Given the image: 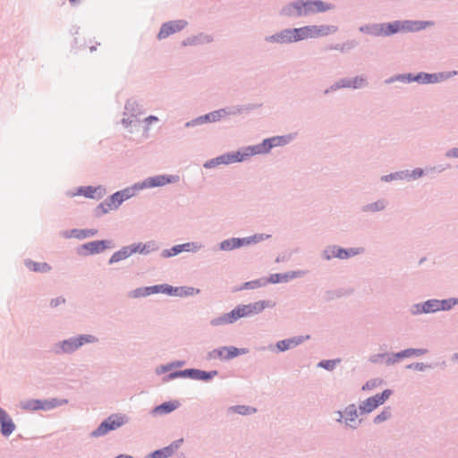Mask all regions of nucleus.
Masks as SVG:
<instances>
[{
  "label": "nucleus",
  "mask_w": 458,
  "mask_h": 458,
  "mask_svg": "<svg viewBox=\"0 0 458 458\" xmlns=\"http://www.w3.org/2000/svg\"><path fill=\"white\" fill-rule=\"evenodd\" d=\"M113 247L111 240H98L86 242L77 249V253L81 256H90L100 254L106 249Z\"/></svg>",
  "instance_id": "obj_9"
},
{
  "label": "nucleus",
  "mask_w": 458,
  "mask_h": 458,
  "mask_svg": "<svg viewBox=\"0 0 458 458\" xmlns=\"http://www.w3.org/2000/svg\"><path fill=\"white\" fill-rule=\"evenodd\" d=\"M276 301L272 300H261L248 304H239L235 306L238 318H250L261 313L266 309H272L276 306Z\"/></svg>",
  "instance_id": "obj_6"
},
{
  "label": "nucleus",
  "mask_w": 458,
  "mask_h": 458,
  "mask_svg": "<svg viewBox=\"0 0 458 458\" xmlns=\"http://www.w3.org/2000/svg\"><path fill=\"white\" fill-rule=\"evenodd\" d=\"M393 391L391 389H385L380 394H377L373 396L367 398L359 405L360 414H368L372 412L377 407L385 403V402L392 395Z\"/></svg>",
  "instance_id": "obj_8"
},
{
  "label": "nucleus",
  "mask_w": 458,
  "mask_h": 458,
  "mask_svg": "<svg viewBox=\"0 0 458 458\" xmlns=\"http://www.w3.org/2000/svg\"><path fill=\"white\" fill-rule=\"evenodd\" d=\"M262 104L258 103H249L245 105H238L239 107V113L241 114H249L252 111L261 107Z\"/></svg>",
  "instance_id": "obj_54"
},
{
  "label": "nucleus",
  "mask_w": 458,
  "mask_h": 458,
  "mask_svg": "<svg viewBox=\"0 0 458 458\" xmlns=\"http://www.w3.org/2000/svg\"><path fill=\"white\" fill-rule=\"evenodd\" d=\"M19 407L21 410L28 411H47L46 399H28L21 401L19 403Z\"/></svg>",
  "instance_id": "obj_24"
},
{
  "label": "nucleus",
  "mask_w": 458,
  "mask_h": 458,
  "mask_svg": "<svg viewBox=\"0 0 458 458\" xmlns=\"http://www.w3.org/2000/svg\"><path fill=\"white\" fill-rule=\"evenodd\" d=\"M240 155H242V162L257 155L253 145L243 147L239 149Z\"/></svg>",
  "instance_id": "obj_59"
},
{
  "label": "nucleus",
  "mask_w": 458,
  "mask_h": 458,
  "mask_svg": "<svg viewBox=\"0 0 458 458\" xmlns=\"http://www.w3.org/2000/svg\"><path fill=\"white\" fill-rule=\"evenodd\" d=\"M132 255L131 246H123L121 250L113 253L108 260V264L112 265L121 260L126 259Z\"/></svg>",
  "instance_id": "obj_34"
},
{
  "label": "nucleus",
  "mask_w": 458,
  "mask_h": 458,
  "mask_svg": "<svg viewBox=\"0 0 458 458\" xmlns=\"http://www.w3.org/2000/svg\"><path fill=\"white\" fill-rule=\"evenodd\" d=\"M227 164L242 162V155H240L239 150L225 153Z\"/></svg>",
  "instance_id": "obj_58"
},
{
  "label": "nucleus",
  "mask_w": 458,
  "mask_h": 458,
  "mask_svg": "<svg viewBox=\"0 0 458 458\" xmlns=\"http://www.w3.org/2000/svg\"><path fill=\"white\" fill-rule=\"evenodd\" d=\"M181 405L178 400L167 401L160 403L159 405L155 406L151 411V415H165L169 414Z\"/></svg>",
  "instance_id": "obj_23"
},
{
  "label": "nucleus",
  "mask_w": 458,
  "mask_h": 458,
  "mask_svg": "<svg viewBox=\"0 0 458 458\" xmlns=\"http://www.w3.org/2000/svg\"><path fill=\"white\" fill-rule=\"evenodd\" d=\"M99 339L90 334H81L61 340L52 346V352L55 355H71L85 344H97Z\"/></svg>",
  "instance_id": "obj_1"
},
{
  "label": "nucleus",
  "mask_w": 458,
  "mask_h": 458,
  "mask_svg": "<svg viewBox=\"0 0 458 458\" xmlns=\"http://www.w3.org/2000/svg\"><path fill=\"white\" fill-rule=\"evenodd\" d=\"M158 293L177 297L192 296L199 293V289L191 286H173L167 284H158Z\"/></svg>",
  "instance_id": "obj_13"
},
{
  "label": "nucleus",
  "mask_w": 458,
  "mask_h": 458,
  "mask_svg": "<svg viewBox=\"0 0 458 458\" xmlns=\"http://www.w3.org/2000/svg\"><path fill=\"white\" fill-rule=\"evenodd\" d=\"M110 210V204H108L106 200L99 203L96 208L94 209V216L96 217H100L106 214H107Z\"/></svg>",
  "instance_id": "obj_55"
},
{
  "label": "nucleus",
  "mask_w": 458,
  "mask_h": 458,
  "mask_svg": "<svg viewBox=\"0 0 458 458\" xmlns=\"http://www.w3.org/2000/svg\"><path fill=\"white\" fill-rule=\"evenodd\" d=\"M204 124L203 117L202 115L198 116L189 122H186L184 123L185 128H191V127H196Z\"/></svg>",
  "instance_id": "obj_64"
},
{
  "label": "nucleus",
  "mask_w": 458,
  "mask_h": 458,
  "mask_svg": "<svg viewBox=\"0 0 458 458\" xmlns=\"http://www.w3.org/2000/svg\"><path fill=\"white\" fill-rule=\"evenodd\" d=\"M106 194V189L103 185L98 186H80L75 192H67L69 197L84 196L87 199H101Z\"/></svg>",
  "instance_id": "obj_12"
},
{
  "label": "nucleus",
  "mask_w": 458,
  "mask_h": 458,
  "mask_svg": "<svg viewBox=\"0 0 458 458\" xmlns=\"http://www.w3.org/2000/svg\"><path fill=\"white\" fill-rule=\"evenodd\" d=\"M310 338V335L293 336L291 338L280 340V341L276 342V344H269L267 346V348L263 347L262 350L267 349L271 352H286L290 349H293V348L301 344L302 343L309 340Z\"/></svg>",
  "instance_id": "obj_10"
},
{
  "label": "nucleus",
  "mask_w": 458,
  "mask_h": 458,
  "mask_svg": "<svg viewBox=\"0 0 458 458\" xmlns=\"http://www.w3.org/2000/svg\"><path fill=\"white\" fill-rule=\"evenodd\" d=\"M239 318H238L235 308H233L230 312L225 313L221 316L212 318L210 320V325L212 327L230 325V324H233Z\"/></svg>",
  "instance_id": "obj_25"
},
{
  "label": "nucleus",
  "mask_w": 458,
  "mask_h": 458,
  "mask_svg": "<svg viewBox=\"0 0 458 458\" xmlns=\"http://www.w3.org/2000/svg\"><path fill=\"white\" fill-rule=\"evenodd\" d=\"M457 71L441 72L435 73L420 72L417 73V83L422 85L439 83L453 78L454 76L457 75Z\"/></svg>",
  "instance_id": "obj_11"
},
{
  "label": "nucleus",
  "mask_w": 458,
  "mask_h": 458,
  "mask_svg": "<svg viewBox=\"0 0 458 458\" xmlns=\"http://www.w3.org/2000/svg\"><path fill=\"white\" fill-rule=\"evenodd\" d=\"M105 200L110 204L111 209H117L123 203V200L121 199L118 191L111 194Z\"/></svg>",
  "instance_id": "obj_47"
},
{
  "label": "nucleus",
  "mask_w": 458,
  "mask_h": 458,
  "mask_svg": "<svg viewBox=\"0 0 458 458\" xmlns=\"http://www.w3.org/2000/svg\"><path fill=\"white\" fill-rule=\"evenodd\" d=\"M334 5L330 3L320 0L315 1H297L292 5L293 11L289 9L290 13L297 15H310L317 13H322L333 9Z\"/></svg>",
  "instance_id": "obj_5"
},
{
  "label": "nucleus",
  "mask_w": 458,
  "mask_h": 458,
  "mask_svg": "<svg viewBox=\"0 0 458 458\" xmlns=\"http://www.w3.org/2000/svg\"><path fill=\"white\" fill-rule=\"evenodd\" d=\"M330 30H281L272 36L266 37L265 40L272 43H292L306 38H317L329 34Z\"/></svg>",
  "instance_id": "obj_2"
},
{
  "label": "nucleus",
  "mask_w": 458,
  "mask_h": 458,
  "mask_svg": "<svg viewBox=\"0 0 458 458\" xmlns=\"http://www.w3.org/2000/svg\"><path fill=\"white\" fill-rule=\"evenodd\" d=\"M240 242L238 237H232L219 242L218 249L223 251L233 250L240 248Z\"/></svg>",
  "instance_id": "obj_37"
},
{
  "label": "nucleus",
  "mask_w": 458,
  "mask_h": 458,
  "mask_svg": "<svg viewBox=\"0 0 458 458\" xmlns=\"http://www.w3.org/2000/svg\"><path fill=\"white\" fill-rule=\"evenodd\" d=\"M217 375H218V371L216 369L207 371V370H202L199 369L191 368L189 378L193 379V380L208 382V381L212 380Z\"/></svg>",
  "instance_id": "obj_27"
},
{
  "label": "nucleus",
  "mask_w": 458,
  "mask_h": 458,
  "mask_svg": "<svg viewBox=\"0 0 458 458\" xmlns=\"http://www.w3.org/2000/svg\"><path fill=\"white\" fill-rule=\"evenodd\" d=\"M392 416V409L390 406H385L383 410L380 411L379 414H377L373 419L374 424H380L387 420H389Z\"/></svg>",
  "instance_id": "obj_44"
},
{
  "label": "nucleus",
  "mask_w": 458,
  "mask_h": 458,
  "mask_svg": "<svg viewBox=\"0 0 458 458\" xmlns=\"http://www.w3.org/2000/svg\"><path fill=\"white\" fill-rule=\"evenodd\" d=\"M132 254L140 253L142 255H148L151 252L159 250V245L156 241H148L145 243L138 242L130 245Z\"/></svg>",
  "instance_id": "obj_21"
},
{
  "label": "nucleus",
  "mask_w": 458,
  "mask_h": 458,
  "mask_svg": "<svg viewBox=\"0 0 458 458\" xmlns=\"http://www.w3.org/2000/svg\"><path fill=\"white\" fill-rule=\"evenodd\" d=\"M129 420V417L124 413H112L101 421L98 428L90 432L89 436L93 438L104 437L109 432L126 425Z\"/></svg>",
  "instance_id": "obj_3"
},
{
  "label": "nucleus",
  "mask_w": 458,
  "mask_h": 458,
  "mask_svg": "<svg viewBox=\"0 0 458 458\" xmlns=\"http://www.w3.org/2000/svg\"><path fill=\"white\" fill-rule=\"evenodd\" d=\"M363 32L374 37H389L401 30H362Z\"/></svg>",
  "instance_id": "obj_61"
},
{
  "label": "nucleus",
  "mask_w": 458,
  "mask_h": 458,
  "mask_svg": "<svg viewBox=\"0 0 458 458\" xmlns=\"http://www.w3.org/2000/svg\"><path fill=\"white\" fill-rule=\"evenodd\" d=\"M340 359L335 360H322L318 363V367L324 369L328 371H333L335 369V366L340 363Z\"/></svg>",
  "instance_id": "obj_51"
},
{
  "label": "nucleus",
  "mask_w": 458,
  "mask_h": 458,
  "mask_svg": "<svg viewBox=\"0 0 458 458\" xmlns=\"http://www.w3.org/2000/svg\"><path fill=\"white\" fill-rule=\"evenodd\" d=\"M426 26H430L428 22L422 21H394L393 23H388L387 28L389 30L392 29H423Z\"/></svg>",
  "instance_id": "obj_30"
},
{
  "label": "nucleus",
  "mask_w": 458,
  "mask_h": 458,
  "mask_svg": "<svg viewBox=\"0 0 458 458\" xmlns=\"http://www.w3.org/2000/svg\"><path fill=\"white\" fill-rule=\"evenodd\" d=\"M16 426L13 419L7 413L5 410L0 407V432L1 434L8 437L15 430Z\"/></svg>",
  "instance_id": "obj_17"
},
{
  "label": "nucleus",
  "mask_w": 458,
  "mask_h": 458,
  "mask_svg": "<svg viewBox=\"0 0 458 458\" xmlns=\"http://www.w3.org/2000/svg\"><path fill=\"white\" fill-rule=\"evenodd\" d=\"M304 274L303 271H289L286 273H276L270 275L268 277H266L267 284H279V283H287L293 279L300 277Z\"/></svg>",
  "instance_id": "obj_18"
},
{
  "label": "nucleus",
  "mask_w": 458,
  "mask_h": 458,
  "mask_svg": "<svg viewBox=\"0 0 458 458\" xmlns=\"http://www.w3.org/2000/svg\"><path fill=\"white\" fill-rule=\"evenodd\" d=\"M158 284L136 288L128 293V297L138 299L158 293Z\"/></svg>",
  "instance_id": "obj_29"
},
{
  "label": "nucleus",
  "mask_w": 458,
  "mask_h": 458,
  "mask_svg": "<svg viewBox=\"0 0 458 458\" xmlns=\"http://www.w3.org/2000/svg\"><path fill=\"white\" fill-rule=\"evenodd\" d=\"M182 441V438L175 440L172 442L169 445L162 448L167 458L172 456L175 453V451L180 447Z\"/></svg>",
  "instance_id": "obj_56"
},
{
  "label": "nucleus",
  "mask_w": 458,
  "mask_h": 458,
  "mask_svg": "<svg viewBox=\"0 0 458 458\" xmlns=\"http://www.w3.org/2000/svg\"><path fill=\"white\" fill-rule=\"evenodd\" d=\"M437 306L440 310L447 311L453 309L454 306L458 304V298H448V299H443V300H437Z\"/></svg>",
  "instance_id": "obj_40"
},
{
  "label": "nucleus",
  "mask_w": 458,
  "mask_h": 458,
  "mask_svg": "<svg viewBox=\"0 0 458 458\" xmlns=\"http://www.w3.org/2000/svg\"><path fill=\"white\" fill-rule=\"evenodd\" d=\"M182 250L186 252L196 253L200 250L204 245L199 242H188L181 244Z\"/></svg>",
  "instance_id": "obj_46"
},
{
  "label": "nucleus",
  "mask_w": 458,
  "mask_h": 458,
  "mask_svg": "<svg viewBox=\"0 0 458 458\" xmlns=\"http://www.w3.org/2000/svg\"><path fill=\"white\" fill-rule=\"evenodd\" d=\"M364 247L343 248L341 246L332 244L325 247L321 252L322 259L330 261L334 258L339 259H348L350 258L363 254Z\"/></svg>",
  "instance_id": "obj_4"
},
{
  "label": "nucleus",
  "mask_w": 458,
  "mask_h": 458,
  "mask_svg": "<svg viewBox=\"0 0 458 458\" xmlns=\"http://www.w3.org/2000/svg\"><path fill=\"white\" fill-rule=\"evenodd\" d=\"M24 265L30 270L37 273H48L52 268L47 262H36L30 259H24Z\"/></svg>",
  "instance_id": "obj_32"
},
{
  "label": "nucleus",
  "mask_w": 458,
  "mask_h": 458,
  "mask_svg": "<svg viewBox=\"0 0 458 458\" xmlns=\"http://www.w3.org/2000/svg\"><path fill=\"white\" fill-rule=\"evenodd\" d=\"M388 205V201L386 199H379L374 202L365 204L361 206L360 211L362 213H377L384 211Z\"/></svg>",
  "instance_id": "obj_28"
},
{
  "label": "nucleus",
  "mask_w": 458,
  "mask_h": 458,
  "mask_svg": "<svg viewBox=\"0 0 458 458\" xmlns=\"http://www.w3.org/2000/svg\"><path fill=\"white\" fill-rule=\"evenodd\" d=\"M267 285L266 277L251 280L243 283L242 285L236 288V291L242 290H254Z\"/></svg>",
  "instance_id": "obj_36"
},
{
  "label": "nucleus",
  "mask_w": 458,
  "mask_h": 458,
  "mask_svg": "<svg viewBox=\"0 0 458 458\" xmlns=\"http://www.w3.org/2000/svg\"><path fill=\"white\" fill-rule=\"evenodd\" d=\"M342 85H344V89H361L369 86L367 76L364 74L357 75L352 78H342Z\"/></svg>",
  "instance_id": "obj_19"
},
{
  "label": "nucleus",
  "mask_w": 458,
  "mask_h": 458,
  "mask_svg": "<svg viewBox=\"0 0 458 458\" xmlns=\"http://www.w3.org/2000/svg\"><path fill=\"white\" fill-rule=\"evenodd\" d=\"M344 412L345 414V425L352 429H356L361 422L360 420L357 422L358 410L356 405L354 403L347 405Z\"/></svg>",
  "instance_id": "obj_22"
},
{
  "label": "nucleus",
  "mask_w": 458,
  "mask_h": 458,
  "mask_svg": "<svg viewBox=\"0 0 458 458\" xmlns=\"http://www.w3.org/2000/svg\"><path fill=\"white\" fill-rule=\"evenodd\" d=\"M68 403L67 399H60V398H50L46 399L47 410L50 411L56 407L63 406Z\"/></svg>",
  "instance_id": "obj_53"
},
{
  "label": "nucleus",
  "mask_w": 458,
  "mask_h": 458,
  "mask_svg": "<svg viewBox=\"0 0 458 458\" xmlns=\"http://www.w3.org/2000/svg\"><path fill=\"white\" fill-rule=\"evenodd\" d=\"M257 155H265L271 151V142L269 139H264L260 143L253 145Z\"/></svg>",
  "instance_id": "obj_43"
},
{
  "label": "nucleus",
  "mask_w": 458,
  "mask_h": 458,
  "mask_svg": "<svg viewBox=\"0 0 458 458\" xmlns=\"http://www.w3.org/2000/svg\"><path fill=\"white\" fill-rule=\"evenodd\" d=\"M360 42L356 39L347 40L343 44H336L335 46H331L330 49L340 50L341 52H348L351 49L356 47Z\"/></svg>",
  "instance_id": "obj_41"
},
{
  "label": "nucleus",
  "mask_w": 458,
  "mask_h": 458,
  "mask_svg": "<svg viewBox=\"0 0 458 458\" xmlns=\"http://www.w3.org/2000/svg\"><path fill=\"white\" fill-rule=\"evenodd\" d=\"M448 168H450L449 164H438V165H428L425 167L426 175L434 174H441Z\"/></svg>",
  "instance_id": "obj_49"
},
{
  "label": "nucleus",
  "mask_w": 458,
  "mask_h": 458,
  "mask_svg": "<svg viewBox=\"0 0 458 458\" xmlns=\"http://www.w3.org/2000/svg\"><path fill=\"white\" fill-rule=\"evenodd\" d=\"M214 38L212 35L206 32H199L197 35H193L185 38L182 42V46H199L209 43L213 41Z\"/></svg>",
  "instance_id": "obj_26"
},
{
  "label": "nucleus",
  "mask_w": 458,
  "mask_h": 458,
  "mask_svg": "<svg viewBox=\"0 0 458 458\" xmlns=\"http://www.w3.org/2000/svg\"><path fill=\"white\" fill-rule=\"evenodd\" d=\"M433 368H435L434 364H432V363L426 364V363H422V362H414V363L408 364L406 366L407 369H412V370H417V371H425L428 369H433Z\"/></svg>",
  "instance_id": "obj_57"
},
{
  "label": "nucleus",
  "mask_w": 458,
  "mask_h": 458,
  "mask_svg": "<svg viewBox=\"0 0 458 458\" xmlns=\"http://www.w3.org/2000/svg\"><path fill=\"white\" fill-rule=\"evenodd\" d=\"M187 26V23L183 21H170L167 23H165L162 27V29H183Z\"/></svg>",
  "instance_id": "obj_62"
},
{
  "label": "nucleus",
  "mask_w": 458,
  "mask_h": 458,
  "mask_svg": "<svg viewBox=\"0 0 458 458\" xmlns=\"http://www.w3.org/2000/svg\"><path fill=\"white\" fill-rule=\"evenodd\" d=\"M142 106L140 105L137 99L130 98L127 100L124 106V114L137 117L141 114Z\"/></svg>",
  "instance_id": "obj_33"
},
{
  "label": "nucleus",
  "mask_w": 458,
  "mask_h": 458,
  "mask_svg": "<svg viewBox=\"0 0 458 458\" xmlns=\"http://www.w3.org/2000/svg\"><path fill=\"white\" fill-rule=\"evenodd\" d=\"M249 352L247 348H238L235 346H222L216 348L207 353L206 359L208 360H230L240 355H243Z\"/></svg>",
  "instance_id": "obj_7"
},
{
  "label": "nucleus",
  "mask_w": 458,
  "mask_h": 458,
  "mask_svg": "<svg viewBox=\"0 0 458 458\" xmlns=\"http://www.w3.org/2000/svg\"><path fill=\"white\" fill-rule=\"evenodd\" d=\"M179 181L180 176L177 174H158L144 179L143 181H141V183L143 184V188L145 190L156 187H162L166 184L178 182Z\"/></svg>",
  "instance_id": "obj_14"
},
{
  "label": "nucleus",
  "mask_w": 458,
  "mask_h": 458,
  "mask_svg": "<svg viewBox=\"0 0 458 458\" xmlns=\"http://www.w3.org/2000/svg\"><path fill=\"white\" fill-rule=\"evenodd\" d=\"M144 190L143 184L141 182H137L131 186L126 187L123 190L117 191L121 199H123V202L133 196H135L139 191Z\"/></svg>",
  "instance_id": "obj_31"
},
{
  "label": "nucleus",
  "mask_w": 458,
  "mask_h": 458,
  "mask_svg": "<svg viewBox=\"0 0 458 458\" xmlns=\"http://www.w3.org/2000/svg\"><path fill=\"white\" fill-rule=\"evenodd\" d=\"M342 83H343L342 82V79L335 81L330 87H328L327 89H326L324 90V94L327 95L330 92H334V91H336L338 89H344V85H342Z\"/></svg>",
  "instance_id": "obj_63"
},
{
  "label": "nucleus",
  "mask_w": 458,
  "mask_h": 458,
  "mask_svg": "<svg viewBox=\"0 0 458 458\" xmlns=\"http://www.w3.org/2000/svg\"><path fill=\"white\" fill-rule=\"evenodd\" d=\"M403 174H405L404 180H406L408 182L409 181H414V180H418L419 178L426 175V169L425 168L417 167V168H414L411 171L403 170Z\"/></svg>",
  "instance_id": "obj_38"
},
{
  "label": "nucleus",
  "mask_w": 458,
  "mask_h": 458,
  "mask_svg": "<svg viewBox=\"0 0 458 458\" xmlns=\"http://www.w3.org/2000/svg\"><path fill=\"white\" fill-rule=\"evenodd\" d=\"M271 142L272 148L275 147H281L287 145L293 140V136L291 134L282 135V136H274L268 138Z\"/></svg>",
  "instance_id": "obj_39"
},
{
  "label": "nucleus",
  "mask_w": 458,
  "mask_h": 458,
  "mask_svg": "<svg viewBox=\"0 0 458 458\" xmlns=\"http://www.w3.org/2000/svg\"><path fill=\"white\" fill-rule=\"evenodd\" d=\"M404 177H405V174H403V171L391 173L389 174L382 175L380 177V181L385 182H390L393 181L404 180Z\"/></svg>",
  "instance_id": "obj_52"
},
{
  "label": "nucleus",
  "mask_w": 458,
  "mask_h": 458,
  "mask_svg": "<svg viewBox=\"0 0 458 458\" xmlns=\"http://www.w3.org/2000/svg\"><path fill=\"white\" fill-rule=\"evenodd\" d=\"M189 376H190V369L175 370V371L170 372L169 374L165 375L163 377V381L168 382L170 380L179 378V377L189 378Z\"/></svg>",
  "instance_id": "obj_42"
},
{
  "label": "nucleus",
  "mask_w": 458,
  "mask_h": 458,
  "mask_svg": "<svg viewBox=\"0 0 458 458\" xmlns=\"http://www.w3.org/2000/svg\"><path fill=\"white\" fill-rule=\"evenodd\" d=\"M352 293V290H345V289H336L334 291H328L327 294L328 295V299H334V298H341L344 295H349Z\"/></svg>",
  "instance_id": "obj_60"
},
{
  "label": "nucleus",
  "mask_w": 458,
  "mask_h": 458,
  "mask_svg": "<svg viewBox=\"0 0 458 458\" xmlns=\"http://www.w3.org/2000/svg\"><path fill=\"white\" fill-rule=\"evenodd\" d=\"M439 311L437 299H429L423 302L415 303L411 306L410 312L413 316L429 314Z\"/></svg>",
  "instance_id": "obj_16"
},
{
  "label": "nucleus",
  "mask_w": 458,
  "mask_h": 458,
  "mask_svg": "<svg viewBox=\"0 0 458 458\" xmlns=\"http://www.w3.org/2000/svg\"><path fill=\"white\" fill-rule=\"evenodd\" d=\"M428 349L424 348H408L398 352L390 353V356H388V359H386L385 362L387 366H391L398 363L403 359L410 358L411 356L420 357L428 353Z\"/></svg>",
  "instance_id": "obj_15"
},
{
  "label": "nucleus",
  "mask_w": 458,
  "mask_h": 458,
  "mask_svg": "<svg viewBox=\"0 0 458 458\" xmlns=\"http://www.w3.org/2000/svg\"><path fill=\"white\" fill-rule=\"evenodd\" d=\"M182 252V250L181 244H177V245L173 246L170 249L163 250L161 254H160V256L163 259H169V258H172V257H175V256L179 255Z\"/></svg>",
  "instance_id": "obj_50"
},
{
  "label": "nucleus",
  "mask_w": 458,
  "mask_h": 458,
  "mask_svg": "<svg viewBox=\"0 0 458 458\" xmlns=\"http://www.w3.org/2000/svg\"><path fill=\"white\" fill-rule=\"evenodd\" d=\"M185 364L184 360H174L173 362L161 365L156 369V373L157 375L162 373H166L167 371L171 370L173 368H180L182 367Z\"/></svg>",
  "instance_id": "obj_45"
},
{
  "label": "nucleus",
  "mask_w": 458,
  "mask_h": 458,
  "mask_svg": "<svg viewBox=\"0 0 458 458\" xmlns=\"http://www.w3.org/2000/svg\"><path fill=\"white\" fill-rule=\"evenodd\" d=\"M227 412L228 413H237L240 415L247 416V415H252V414L256 413L257 409L252 406H250V405L239 404V405L230 406L227 409Z\"/></svg>",
  "instance_id": "obj_35"
},
{
  "label": "nucleus",
  "mask_w": 458,
  "mask_h": 458,
  "mask_svg": "<svg viewBox=\"0 0 458 458\" xmlns=\"http://www.w3.org/2000/svg\"><path fill=\"white\" fill-rule=\"evenodd\" d=\"M219 165H228L227 164V161L225 160V154L223 155H220L215 158H211L208 161H206L203 165V166L205 168H208V169H210V168H214Z\"/></svg>",
  "instance_id": "obj_48"
},
{
  "label": "nucleus",
  "mask_w": 458,
  "mask_h": 458,
  "mask_svg": "<svg viewBox=\"0 0 458 458\" xmlns=\"http://www.w3.org/2000/svg\"><path fill=\"white\" fill-rule=\"evenodd\" d=\"M97 229H72L61 232V236L65 239L75 238L83 240L86 238L93 237L98 233Z\"/></svg>",
  "instance_id": "obj_20"
}]
</instances>
